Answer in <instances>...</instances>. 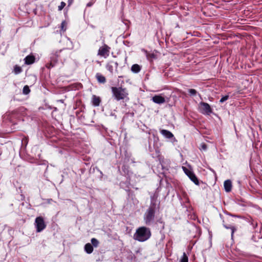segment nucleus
I'll return each mask as SVG.
<instances>
[{
  "label": "nucleus",
  "instance_id": "f257e3e1",
  "mask_svg": "<svg viewBox=\"0 0 262 262\" xmlns=\"http://www.w3.org/2000/svg\"><path fill=\"white\" fill-rule=\"evenodd\" d=\"M64 53L65 56L63 57V60L61 59V62L63 63L69 56V53L67 51L64 50H59L52 52L51 54L50 57V61L46 64V67L50 69L54 67L58 63L59 57H60V54Z\"/></svg>",
  "mask_w": 262,
  "mask_h": 262
},
{
  "label": "nucleus",
  "instance_id": "f03ea898",
  "mask_svg": "<svg viewBox=\"0 0 262 262\" xmlns=\"http://www.w3.org/2000/svg\"><path fill=\"white\" fill-rule=\"evenodd\" d=\"M151 233L149 228L142 226L139 227L134 234L133 238L135 240L140 242H144L148 240L151 236Z\"/></svg>",
  "mask_w": 262,
  "mask_h": 262
},
{
  "label": "nucleus",
  "instance_id": "7ed1b4c3",
  "mask_svg": "<svg viewBox=\"0 0 262 262\" xmlns=\"http://www.w3.org/2000/svg\"><path fill=\"white\" fill-rule=\"evenodd\" d=\"M112 96L117 101L121 100H128V92L126 88L121 86H112L111 88Z\"/></svg>",
  "mask_w": 262,
  "mask_h": 262
},
{
  "label": "nucleus",
  "instance_id": "20e7f679",
  "mask_svg": "<svg viewBox=\"0 0 262 262\" xmlns=\"http://www.w3.org/2000/svg\"><path fill=\"white\" fill-rule=\"evenodd\" d=\"M155 212L156 203L151 202L150 206L146 210L143 216L144 221L146 225H150L154 223Z\"/></svg>",
  "mask_w": 262,
  "mask_h": 262
},
{
  "label": "nucleus",
  "instance_id": "39448f33",
  "mask_svg": "<svg viewBox=\"0 0 262 262\" xmlns=\"http://www.w3.org/2000/svg\"><path fill=\"white\" fill-rule=\"evenodd\" d=\"M34 224L37 232L42 231L46 227L44 220L41 216H38L35 219Z\"/></svg>",
  "mask_w": 262,
  "mask_h": 262
},
{
  "label": "nucleus",
  "instance_id": "423d86ee",
  "mask_svg": "<svg viewBox=\"0 0 262 262\" xmlns=\"http://www.w3.org/2000/svg\"><path fill=\"white\" fill-rule=\"evenodd\" d=\"M110 49L111 48L110 47L106 44H104L102 47L99 48L97 55L106 58L109 56Z\"/></svg>",
  "mask_w": 262,
  "mask_h": 262
},
{
  "label": "nucleus",
  "instance_id": "0eeeda50",
  "mask_svg": "<svg viewBox=\"0 0 262 262\" xmlns=\"http://www.w3.org/2000/svg\"><path fill=\"white\" fill-rule=\"evenodd\" d=\"M183 170L189 178L196 185H199V181L194 173L187 168L183 166Z\"/></svg>",
  "mask_w": 262,
  "mask_h": 262
},
{
  "label": "nucleus",
  "instance_id": "6e6552de",
  "mask_svg": "<svg viewBox=\"0 0 262 262\" xmlns=\"http://www.w3.org/2000/svg\"><path fill=\"white\" fill-rule=\"evenodd\" d=\"M200 111L202 114L206 115H210L212 113L210 106L206 102L200 103Z\"/></svg>",
  "mask_w": 262,
  "mask_h": 262
},
{
  "label": "nucleus",
  "instance_id": "1a4fd4ad",
  "mask_svg": "<svg viewBox=\"0 0 262 262\" xmlns=\"http://www.w3.org/2000/svg\"><path fill=\"white\" fill-rule=\"evenodd\" d=\"M151 100L154 103L159 104H161L165 102V98L159 95L153 96Z\"/></svg>",
  "mask_w": 262,
  "mask_h": 262
},
{
  "label": "nucleus",
  "instance_id": "9d476101",
  "mask_svg": "<svg viewBox=\"0 0 262 262\" xmlns=\"http://www.w3.org/2000/svg\"><path fill=\"white\" fill-rule=\"evenodd\" d=\"M101 100L99 96L96 95H93L92 98V104L94 106H99Z\"/></svg>",
  "mask_w": 262,
  "mask_h": 262
},
{
  "label": "nucleus",
  "instance_id": "9b49d317",
  "mask_svg": "<svg viewBox=\"0 0 262 262\" xmlns=\"http://www.w3.org/2000/svg\"><path fill=\"white\" fill-rule=\"evenodd\" d=\"M161 134L167 139H171L173 137V135L170 131L166 129H161L160 130Z\"/></svg>",
  "mask_w": 262,
  "mask_h": 262
},
{
  "label": "nucleus",
  "instance_id": "f8f14e48",
  "mask_svg": "<svg viewBox=\"0 0 262 262\" xmlns=\"http://www.w3.org/2000/svg\"><path fill=\"white\" fill-rule=\"evenodd\" d=\"M224 186L226 192L231 191L232 188V183L230 180H226L224 183Z\"/></svg>",
  "mask_w": 262,
  "mask_h": 262
},
{
  "label": "nucleus",
  "instance_id": "ddd939ff",
  "mask_svg": "<svg viewBox=\"0 0 262 262\" xmlns=\"http://www.w3.org/2000/svg\"><path fill=\"white\" fill-rule=\"evenodd\" d=\"M146 53V56L148 60L152 61V59L157 58V55L154 53H149L145 50H143Z\"/></svg>",
  "mask_w": 262,
  "mask_h": 262
},
{
  "label": "nucleus",
  "instance_id": "4468645a",
  "mask_svg": "<svg viewBox=\"0 0 262 262\" xmlns=\"http://www.w3.org/2000/svg\"><path fill=\"white\" fill-rule=\"evenodd\" d=\"M96 78L99 83H104L106 82L105 77L100 73H97L96 74Z\"/></svg>",
  "mask_w": 262,
  "mask_h": 262
},
{
  "label": "nucleus",
  "instance_id": "2eb2a0df",
  "mask_svg": "<svg viewBox=\"0 0 262 262\" xmlns=\"http://www.w3.org/2000/svg\"><path fill=\"white\" fill-rule=\"evenodd\" d=\"M93 246L90 244L87 243L84 246V250L88 254H91L93 251Z\"/></svg>",
  "mask_w": 262,
  "mask_h": 262
},
{
  "label": "nucleus",
  "instance_id": "dca6fc26",
  "mask_svg": "<svg viewBox=\"0 0 262 262\" xmlns=\"http://www.w3.org/2000/svg\"><path fill=\"white\" fill-rule=\"evenodd\" d=\"M25 63L27 64H31L34 63L35 58L33 56L28 55L25 58Z\"/></svg>",
  "mask_w": 262,
  "mask_h": 262
},
{
  "label": "nucleus",
  "instance_id": "f3484780",
  "mask_svg": "<svg viewBox=\"0 0 262 262\" xmlns=\"http://www.w3.org/2000/svg\"><path fill=\"white\" fill-rule=\"evenodd\" d=\"M131 70L133 73H138L141 70V67L137 64H134L132 66Z\"/></svg>",
  "mask_w": 262,
  "mask_h": 262
},
{
  "label": "nucleus",
  "instance_id": "a211bd4d",
  "mask_svg": "<svg viewBox=\"0 0 262 262\" xmlns=\"http://www.w3.org/2000/svg\"><path fill=\"white\" fill-rule=\"evenodd\" d=\"M21 72H22V69L20 67L18 66L17 65L15 66V67L14 68V72L16 75L20 73Z\"/></svg>",
  "mask_w": 262,
  "mask_h": 262
},
{
  "label": "nucleus",
  "instance_id": "6ab92c4d",
  "mask_svg": "<svg viewBox=\"0 0 262 262\" xmlns=\"http://www.w3.org/2000/svg\"><path fill=\"white\" fill-rule=\"evenodd\" d=\"M113 62H111L110 63H108L106 64V69L110 71L111 73H113L114 69H113V66L112 64Z\"/></svg>",
  "mask_w": 262,
  "mask_h": 262
},
{
  "label": "nucleus",
  "instance_id": "aec40b11",
  "mask_svg": "<svg viewBox=\"0 0 262 262\" xmlns=\"http://www.w3.org/2000/svg\"><path fill=\"white\" fill-rule=\"evenodd\" d=\"M224 227L226 228V229H231V236H233V235L234 234V231L236 230V228L231 226H228L225 224H224Z\"/></svg>",
  "mask_w": 262,
  "mask_h": 262
},
{
  "label": "nucleus",
  "instance_id": "412c9836",
  "mask_svg": "<svg viewBox=\"0 0 262 262\" xmlns=\"http://www.w3.org/2000/svg\"><path fill=\"white\" fill-rule=\"evenodd\" d=\"M91 241L93 247H97L98 246L99 242L96 238H92Z\"/></svg>",
  "mask_w": 262,
  "mask_h": 262
},
{
  "label": "nucleus",
  "instance_id": "4be33fe9",
  "mask_svg": "<svg viewBox=\"0 0 262 262\" xmlns=\"http://www.w3.org/2000/svg\"><path fill=\"white\" fill-rule=\"evenodd\" d=\"M30 90L29 89V87L28 85L24 86L23 90V94L25 95H27L30 93Z\"/></svg>",
  "mask_w": 262,
  "mask_h": 262
},
{
  "label": "nucleus",
  "instance_id": "5701e85b",
  "mask_svg": "<svg viewBox=\"0 0 262 262\" xmlns=\"http://www.w3.org/2000/svg\"><path fill=\"white\" fill-rule=\"evenodd\" d=\"M180 262H188V256L185 252L183 254V256L180 260Z\"/></svg>",
  "mask_w": 262,
  "mask_h": 262
},
{
  "label": "nucleus",
  "instance_id": "b1692460",
  "mask_svg": "<svg viewBox=\"0 0 262 262\" xmlns=\"http://www.w3.org/2000/svg\"><path fill=\"white\" fill-rule=\"evenodd\" d=\"M248 222L250 223V225L252 226L253 228H255L257 225V223L255 222V221L251 218L248 219Z\"/></svg>",
  "mask_w": 262,
  "mask_h": 262
},
{
  "label": "nucleus",
  "instance_id": "393cba45",
  "mask_svg": "<svg viewBox=\"0 0 262 262\" xmlns=\"http://www.w3.org/2000/svg\"><path fill=\"white\" fill-rule=\"evenodd\" d=\"M207 146L205 143H202L201 144L200 147V150L205 151L207 150Z\"/></svg>",
  "mask_w": 262,
  "mask_h": 262
},
{
  "label": "nucleus",
  "instance_id": "a878e982",
  "mask_svg": "<svg viewBox=\"0 0 262 262\" xmlns=\"http://www.w3.org/2000/svg\"><path fill=\"white\" fill-rule=\"evenodd\" d=\"M188 92H189V94L191 95V96H194L197 93V92L194 89H189L188 90Z\"/></svg>",
  "mask_w": 262,
  "mask_h": 262
},
{
  "label": "nucleus",
  "instance_id": "bb28decb",
  "mask_svg": "<svg viewBox=\"0 0 262 262\" xmlns=\"http://www.w3.org/2000/svg\"><path fill=\"white\" fill-rule=\"evenodd\" d=\"M66 3L63 2H61L60 5L58 6V9L59 11H61L66 6Z\"/></svg>",
  "mask_w": 262,
  "mask_h": 262
},
{
  "label": "nucleus",
  "instance_id": "cd10ccee",
  "mask_svg": "<svg viewBox=\"0 0 262 262\" xmlns=\"http://www.w3.org/2000/svg\"><path fill=\"white\" fill-rule=\"evenodd\" d=\"M228 98H229V96L228 95H225V96H223V97H222L221 98V99L220 100V102L221 103H223L224 102H225V101L228 100Z\"/></svg>",
  "mask_w": 262,
  "mask_h": 262
},
{
  "label": "nucleus",
  "instance_id": "c85d7f7f",
  "mask_svg": "<svg viewBox=\"0 0 262 262\" xmlns=\"http://www.w3.org/2000/svg\"><path fill=\"white\" fill-rule=\"evenodd\" d=\"M64 26H65V21H63L61 24V29L63 31H64L66 30V28H64Z\"/></svg>",
  "mask_w": 262,
  "mask_h": 262
},
{
  "label": "nucleus",
  "instance_id": "c756f323",
  "mask_svg": "<svg viewBox=\"0 0 262 262\" xmlns=\"http://www.w3.org/2000/svg\"><path fill=\"white\" fill-rule=\"evenodd\" d=\"M65 56L64 53L60 54V57H59V59L61 61V59L63 60V57Z\"/></svg>",
  "mask_w": 262,
  "mask_h": 262
},
{
  "label": "nucleus",
  "instance_id": "7c9ffc66",
  "mask_svg": "<svg viewBox=\"0 0 262 262\" xmlns=\"http://www.w3.org/2000/svg\"><path fill=\"white\" fill-rule=\"evenodd\" d=\"M93 5V2H89L87 4L86 6L89 7H91Z\"/></svg>",
  "mask_w": 262,
  "mask_h": 262
},
{
  "label": "nucleus",
  "instance_id": "2f4dec72",
  "mask_svg": "<svg viewBox=\"0 0 262 262\" xmlns=\"http://www.w3.org/2000/svg\"><path fill=\"white\" fill-rule=\"evenodd\" d=\"M73 0H68V6H70L73 3Z\"/></svg>",
  "mask_w": 262,
  "mask_h": 262
},
{
  "label": "nucleus",
  "instance_id": "473e14b6",
  "mask_svg": "<svg viewBox=\"0 0 262 262\" xmlns=\"http://www.w3.org/2000/svg\"><path fill=\"white\" fill-rule=\"evenodd\" d=\"M113 63H114V64H115V68H116V69H117V67H118V62H113Z\"/></svg>",
  "mask_w": 262,
  "mask_h": 262
},
{
  "label": "nucleus",
  "instance_id": "72a5a7b5",
  "mask_svg": "<svg viewBox=\"0 0 262 262\" xmlns=\"http://www.w3.org/2000/svg\"><path fill=\"white\" fill-rule=\"evenodd\" d=\"M51 201H52V199L49 200L48 202L50 203V202H51Z\"/></svg>",
  "mask_w": 262,
  "mask_h": 262
}]
</instances>
